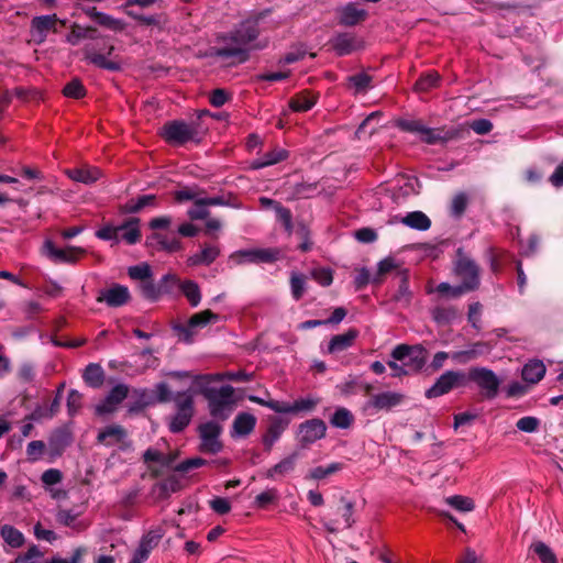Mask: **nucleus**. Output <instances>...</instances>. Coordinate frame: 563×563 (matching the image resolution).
Listing matches in <instances>:
<instances>
[{
  "instance_id": "nucleus-55",
  "label": "nucleus",
  "mask_w": 563,
  "mask_h": 563,
  "mask_svg": "<svg viewBox=\"0 0 563 563\" xmlns=\"http://www.w3.org/2000/svg\"><path fill=\"white\" fill-rule=\"evenodd\" d=\"M290 289L294 299L299 300L306 291V277L302 274H292Z\"/></svg>"
},
{
  "instance_id": "nucleus-14",
  "label": "nucleus",
  "mask_w": 563,
  "mask_h": 563,
  "mask_svg": "<svg viewBox=\"0 0 563 563\" xmlns=\"http://www.w3.org/2000/svg\"><path fill=\"white\" fill-rule=\"evenodd\" d=\"M58 23H60L62 25H65V21L59 20L55 13L34 16L31 20V29H30L32 41L37 45L43 44L46 41L49 32H53V33L58 32V29H57Z\"/></svg>"
},
{
  "instance_id": "nucleus-30",
  "label": "nucleus",
  "mask_w": 563,
  "mask_h": 563,
  "mask_svg": "<svg viewBox=\"0 0 563 563\" xmlns=\"http://www.w3.org/2000/svg\"><path fill=\"white\" fill-rule=\"evenodd\" d=\"M78 517L79 514L71 509H60L56 514V520L58 523L80 532L86 530L89 523L85 520L78 519Z\"/></svg>"
},
{
  "instance_id": "nucleus-44",
  "label": "nucleus",
  "mask_w": 563,
  "mask_h": 563,
  "mask_svg": "<svg viewBox=\"0 0 563 563\" xmlns=\"http://www.w3.org/2000/svg\"><path fill=\"white\" fill-rule=\"evenodd\" d=\"M372 76L362 71L354 74L347 78L349 87L354 89L355 93L366 92L372 88Z\"/></svg>"
},
{
  "instance_id": "nucleus-32",
  "label": "nucleus",
  "mask_w": 563,
  "mask_h": 563,
  "mask_svg": "<svg viewBox=\"0 0 563 563\" xmlns=\"http://www.w3.org/2000/svg\"><path fill=\"white\" fill-rule=\"evenodd\" d=\"M545 365L543 364L542 361H539V360H534V361H530L528 362L522 371H521V376H522V379L529 384H537L539 383L544 374H545Z\"/></svg>"
},
{
  "instance_id": "nucleus-2",
  "label": "nucleus",
  "mask_w": 563,
  "mask_h": 563,
  "mask_svg": "<svg viewBox=\"0 0 563 563\" xmlns=\"http://www.w3.org/2000/svg\"><path fill=\"white\" fill-rule=\"evenodd\" d=\"M220 377L211 375H197L195 383L199 386L200 394L208 401L209 412L213 418L225 420L234 406V388L231 385L216 387L212 379Z\"/></svg>"
},
{
  "instance_id": "nucleus-1",
  "label": "nucleus",
  "mask_w": 563,
  "mask_h": 563,
  "mask_svg": "<svg viewBox=\"0 0 563 563\" xmlns=\"http://www.w3.org/2000/svg\"><path fill=\"white\" fill-rule=\"evenodd\" d=\"M258 34L255 22L244 21L234 30L217 36V42L221 46L214 47L212 55L220 58H236L239 63H244L250 57V44L257 38Z\"/></svg>"
},
{
  "instance_id": "nucleus-40",
  "label": "nucleus",
  "mask_w": 563,
  "mask_h": 563,
  "mask_svg": "<svg viewBox=\"0 0 563 563\" xmlns=\"http://www.w3.org/2000/svg\"><path fill=\"white\" fill-rule=\"evenodd\" d=\"M317 102V98L309 92H300L289 100V107L295 112H306Z\"/></svg>"
},
{
  "instance_id": "nucleus-33",
  "label": "nucleus",
  "mask_w": 563,
  "mask_h": 563,
  "mask_svg": "<svg viewBox=\"0 0 563 563\" xmlns=\"http://www.w3.org/2000/svg\"><path fill=\"white\" fill-rule=\"evenodd\" d=\"M431 317L439 325H448L459 317V310L451 305H439L431 309Z\"/></svg>"
},
{
  "instance_id": "nucleus-19",
  "label": "nucleus",
  "mask_w": 563,
  "mask_h": 563,
  "mask_svg": "<svg viewBox=\"0 0 563 563\" xmlns=\"http://www.w3.org/2000/svg\"><path fill=\"white\" fill-rule=\"evenodd\" d=\"M130 300V291L126 286L114 284L103 289L97 298L99 302H106L109 307H121Z\"/></svg>"
},
{
  "instance_id": "nucleus-46",
  "label": "nucleus",
  "mask_w": 563,
  "mask_h": 563,
  "mask_svg": "<svg viewBox=\"0 0 563 563\" xmlns=\"http://www.w3.org/2000/svg\"><path fill=\"white\" fill-rule=\"evenodd\" d=\"M530 550L540 559L542 563H558L556 555L552 549L542 541H536L530 545Z\"/></svg>"
},
{
  "instance_id": "nucleus-26",
  "label": "nucleus",
  "mask_w": 563,
  "mask_h": 563,
  "mask_svg": "<svg viewBox=\"0 0 563 563\" xmlns=\"http://www.w3.org/2000/svg\"><path fill=\"white\" fill-rule=\"evenodd\" d=\"M220 255V247L216 244H205L202 249L187 258L189 266H209Z\"/></svg>"
},
{
  "instance_id": "nucleus-31",
  "label": "nucleus",
  "mask_w": 563,
  "mask_h": 563,
  "mask_svg": "<svg viewBox=\"0 0 563 563\" xmlns=\"http://www.w3.org/2000/svg\"><path fill=\"white\" fill-rule=\"evenodd\" d=\"M67 175L74 181L90 185L96 183L102 173L97 167H82L67 170Z\"/></svg>"
},
{
  "instance_id": "nucleus-23",
  "label": "nucleus",
  "mask_w": 563,
  "mask_h": 563,
  "mask_svg": "<svg viewBox=\"0 0 563 563\" xmlns=\"http://www.w3.org/2000/svg\"><path fill=\"white\" fill-rule=\"evenodd\" d=\"M289 424V420L282 417H273L269 420L265 434L263 435V444L266 451H271L275 442L278 441L283 432Z\"/></svg>"
},
{
  "instance_id": "nucleus-13",
  "label": "nucleus",
  "mask_w": 563,
  "mask_h": 563,
  "mask_svg": "<svg viewBox=\"0 0 563 563\" xmlns=\"http://www.w3.org/2000/svg\"><path fill=\"white\" fill-rule=\"evenodd\" d=\"M113 51V45H109L98 51L95 44L89 43L84 46L82 54L87 62L101 69L119 71L121 69V64L117 60L108 58V56H110Z\"/></svg>"
},
{
  "instance_id": "nucleus-39",
  "label": "nucleus",
  "mask_w": 563,
  "mask_h": 563,
  "mask_svg": "<svg viewBox=\"0 0 563 563\" xmlns=\"http://www.w3.org/2000/svg\"><path fill=\"white\" fill-rule=\"evenodd\" d=\"M486 344L483 342L474 343L470 349L452 353L451 358L460 364H465L484 353Z\"/></svg>"
},
{
  "instance_id": "nucleus-50",
  "label": "nucleus",
  "mask_w": 563,
  "mask_h": 563,
  "mask_svg": "<svg viewBox=\"0 0 563 563\" xmlns=\"http://www.w3.org/2000/svg\"><path fill=\"white\" fill-rule=\"evenodd\" d=\"M128 275L131 279L140 280V283H142L143 280H147L153 277V272L147 263H141L139 265L130 266Z\"/></svg>"
},
{
  "instance_id": "nucleus-4",
  "label": "nucleus",
  "mask_w": 563,
  "mask_h": 563,
  "mask_svg": "<svg viewBox=\"0 0 563 563\" xmlns=\"http://www.w3.org/2000/svg\"><path fill=\"white\" fill-rule=\"evenodd\" d=\"M175 413L168 418L172 433H180L190 423L195 413L194 396L190 390L177 391L173 397Z\"/></svg>"
},
{
  "instance_id": "nucleus-8",
  "label": "nucleus",
  "mask_w": 563,
  "mask_h": 563,
  "mask_svg": "<svg viewBox=\"0 0 563 563\" xmlns=\"http://www.w3.org/2000/svg\"><path fill=\"white\" fill-rule=\"evenodd\" d=\"M164 139L175 145H183L189 141L199 142L197 125L185 121L175 120L163 128Z\"/></svg>"
},
{
  "instance_id": "nucleus-6",
  "label": "nucleus",
  "mask_w": 563,
  "mask_h": 563,
  "mask_svg": "<svg viewBox=\"0 0 563 563\" xmlns=\"http://www.w3.org/2000/svg\"><path fill=\"white\" fill-rule=\"evenodd\" d=\"M473 382L482 390V395L486 399L497 397L500 386L499 377L494 371L487 367L474 366L466 373V383Z\"/></svg>"
},
{
  "instance_id": "nucleus-54",
  "label": "nucleus",
  "mask_w": 563,
  "mask_h": 563,
  "mask_svg": "<svg viewBox=\"0 0 563 563\" xmlns=\"http://www.w3.org/2000/svg\"><path fill=\"white\" fill-rule=\"evenodd\" d=\"M394 300L402 306H409L411 301V291L409 290L408 279L404 276L400 280L399 287L394 295Z\"/></svg>"
},
{
  "instance_id": "nucleus-3",
  "label": "nucleus",
  "mask_w": 563,
  "mask_h": 563,
  "mask_svg": "<svg viewBox=\"0 0 563 563\" xmlns=\"http://www.w3.org/2000/svg\"><path fill=\"white\" fill-rule=\"evenodd\" d=\"M141 220L135 217L125 219L121 224L113 225L107 223L99 228L95 235L102 241H109L113 245L121 242L126 245H134L141 241L142 234L140 229Z\"/></svg>"
},
{
  "instance_id": "nucleus-64",
  "label": "nucleus",
  "mask_w": 563,
  "mask_h": 563,
  "mask_svg": "<svg viewBox=\"0 0 563 563\" xmlns=\"http://www.w3.org/2000/svg\"><path fill=\"white\" fill-rule=\"evenodd\" d=\"M313 279L321 286H330L333 282L332 271L330 268H316L312 271Z\"/></svg>"
},
{
  "instance_id": "nucleus-53",
  "label": "nucleus",
  "mask_w": 563,
  "mask_h": 563,
  "mask_svg": "<svg viewBox=\"0 0 563 563\" xmlns=\"http://www.w3.org/2000/svg\"><path fill=\"white\" fill-rule=\"evenodd\" d=\"M97 24L113 32H121L125 29L124 21L117 19L104 12L101 13Z\"/></svg>"
},
{
  "instance_id": "nucleus-35",
  "label": "nucleus",
  "mask_w": 563,
  "mask_h": 563,
  "mask_svg": "<svg viewBox=\"0 0 563 563\" xmlns=\"http://www.w3.org/2000/svg\"><path fill=\"white\" fill-rule=\"evenodd\" d=\"M297 457V453H292L289 456L283 459L266 472V477L275 479L278 476H284L290 473L295 468Z\"/></svg>"
},
{
  "instance_id": "nucleus-5",
  "label": "nucleus",
  "mask_w": 563,
  "mask_h": 563,
  "mask_svg": "<svg viewBox=\"0 0 563 563\" xmlns=\"http://www.w3.org/2000/svg\"><path fill=\"white\" fill-rule=\"evenodd\" d=\"M454 275L461 280V285L466 291H473L478 288L479 279V267L467 256L462 249L456 251V260L453 268Z\"/></svg>"
},
{
  "instance_id": "nucleus-49",
  "label": "nucleus",
  "mask_w": 563,
  "mask_h": 563,
  "mask_svg": "<svg viewBox=\"0 0 563 563\" xmlns=\"http://www.w3.org/2000/svg\"><path fill=\"white\" fill-rule=\"evenodd\" d=\"M208 207L209 205L207 203L206 198H198L194 202V206L188 209L187 214L191 220L207 219L210 214Z\"/></svg>"
},
{
  "instance_id": "nucleus-58",
  "label": "nucleus",
  "mask_w": 563,
  "mask_h": 563,
  "mask_svg": "<svg viewBox=\"0 0 563 563\" xmlns=\"http://www.w3.org/2000/svg\"><path fill=\"white\" fill-rule=\"evenodd\" d=\"M162 295L170 294L179 285V278L172 273L165 274L157 283Z\"/></svg>"
},
{
  "instance_id": "nucleus-11",
  "label": "nucleus",
  "mask_w": 563,
  "mask_h": 563,
  "mask_svg": "<svg viewBox=\"0 0 563 563\" xmlns=\"http://www.w3.org/2000/svg\"><path fill=\"white\" fill-rule=\"evenodd\" d=\"M200 439L199 450L202 453L217 454L222 451L223 444L220 441L222 427L216 421H207L198 427Z\"/></svg>"
},
{
  "instance_id": "nucleus-48",
  "label": "nucleus",
  "mask_w": 563,
  "mask_h": 563,
  "mask_svg": "<svg viewBox=\"0 0 563 563\" xmlns=\"http://www.w3.org/2000/svg\"><path fill=\"white\" fill-rule=\"evenodd\" d=\"M343 466L344 465L339 462L331 463L327 466L320 465L311 468L308 476L312 479L320 481L341 471Z\"/></svg>"
},
{
  "instance_id": "nucleus-42",
  "label": "nucleus",
  "mask_w": 563,
  "mask_h": 563,
  "mask_svg": "<svg viewBox=\"0 0 563 563\" xmlns=\"http://www.w3.org/2000/svg\"><path fill=\"white\" fill-rule=\"evenodd\" d=\"M353 423V413L344 407L338 408L330 418V424L339 429H349Z\"/></svg>"
},
{
  "instance_id": "nucleus-38",
  "label": "nucleus",
  "mask_w": 563,
  "mask_h": 563,
  "mask_svg": "<svg viewBox=\"0 0 563 563\" xmlns=\"http://www.w3.org/2000/svg\"><path fill=\"white\" fill-rule=\"evenodd\" d=\"M401 222L407 227L419 231H426L431 227V220L422 211H412L407 213L406 217L402 218Z\"/></svg>"
},
{
  "instance_id": "nucleus-61",
  "label": "nucleus",
  "mask_w": 563,
  "mask_h": 563,
  "mask_svg": "<svg viewBox=\"0 0 563 563\" xmlns=\"http://www.w3.org/2000/svg\"><path fill=\"white\" fill-rule=\"evenodd\" d=\"M539 426H540V420L532 416L522 417L516 423V427L518 428V430H520L522 432H528V433L536 432L538 430Z\"/></svg>"
},
{
  "instance_id": "nucleus-47",
  "label": "nucleus",
  "mask_w": 563,
  "mask_h": 563,
  "mask_svg": "<svg viewBox=\"0 0 563 563\" xmlns=\"http://www.w3.org/2000/svg\"><path fill=\"white\" fill-rule=\"evenodd\" d=\"M139 289L142 297L150 301H157L163 296L157 283H154L152 277L140 283Z\"/></svg>"
},
{
  "instance_id": "nucleus-21",
  "label": "nucleus",
  "mask_w": 563,
  "mask_h": 563,
  "mask_svg": "<svg viewBox=\"0 0 563 563\" xmlns=\"http://www.w3.org/2000/svg\"><path fill=\"white\" fill-rule=\"evenodd\" d=\"M331 45L339 56H345L356 49H360L363 46V43L354 34L345 32L336 34L331 40Z\"/></svg>"
},
{
  "instance_id": "nucleus-57",
  "label": "nucleus",
  "mask_w": 563,
  "mask_h": 563,
  "mask_svg": "<svg viewBox=\"0 0 563 563\" xmlns=\"http://www.w3.org/2000/svg\"><path fill=\"white\" fill-rule=\"evenodd\" d=\"M82 404V395L76 390L70 389L67 396V410L69 416H75L78 413Z\"/></svg>"
},
{
  "instance_id": "nucleus-16",
  "label": "nucleus",
  "mask_w": 563,
  "mask_h": 563,
  "mask_svg": "<svg viewBox=\"0 0 563 563\" xmlns=\"http://www.w3.org/2000/svg\"><path fill=\"white\" fill-rule=\"evenodd\" d=\"M43 251L44 254L54 263L66 264L77 263L79 257L86 253L85 249L78 246H67L66 249L56 247L49 240L45 241Z\"/></svg>"
},
{
  "instance_id": "nucleus-20",
  "label": "nucleus",
  "mask_w": 563,
  "mask_h": 563,
  "mask_svg": "<svg viewBox=\"0 0 563 563\" xmlns=\"http://www.w3.org/2000/svg\"><path fill=\"white\" fill-rule=\"evenodd\" d=\"M405 399V395L397 391H384L373 395L366 402V408H374L375 410H390L399 406Z\"/></svg>"
},
{
  "instance_id": "nucleus-12",
  "label": "nucleus",
  "mask_w": 563,
  "mask_h": 563,
  "mask_svg": "<svg viewBox=\"0 0 563 563\" xmlns=\"http://www.w3.org/2000/svg\"><path fill=\"white\" fill-rule=\"evenodd\" d=\"M395 361H408L405 363L407 369L419 372L426 364V349L421 345L399 344L391 351Z\"/></svg>"
},
{
  "instance_id": "nucleus-51",
  "label": "nucleus",
  "mask_w": 563,
  "mask_h": 563,
  "mask_svg": "<svg viewBox=\"0 0 563 563\" xmlns=\"http://www.w3.org/2000/svg\"><path fill=\"white\" fill-rule=\"evenodd\" d=\"M445 503L454 509L463 512H468L474 509V501L461 495L450 496L445 499Z\"/></svg>"
},
{
  "instance_id": "nucleus-25",
  "label": "nucleus",
  "mask_w": 563,
  "mask_h": 563,
  "mask_svg": "<svg viewBox=\"0 0 563 563\" xmlns=\"http://www.w3.org/2000/svg\"><path fill=\"white\" fill-rule=\"evenodd\" d=\"M319 402L320 399L312 396L298 398L292 402L282 401L280 413H308L313 411Z\"/></svg>"
},
{
  "instance_id": "nucleus-56",
  "label": "nucleus",
  "mask_w": 563,
  "mask_h": 563,
  "mask_svg": "<svg viewBox=\"0 0 563 563\" xmlns=\"http://www.w3.org/2000/svg\"><path fill=\"white\" fill-rule=\"evenodd\" d=\"M63 92L68 98L80 99L85 97L86 89L79 79H73L64 87Z\"/></svg>"
},
{
  "instance_id": "nucleus-18",
  "label": "nucleus",
  "mask_w": 563,
  "mask_h": 563,
  "mask_svg": "<svg viewBox=\"0 0 563 563\" xmlns=\"http://www.w3.org/2000/svg\"><path fill=\"white\" fill-rule=\"evenodd\" d=\"M461 136V129L459 128H428L426 126L420 140L429 145L445 144L449 141L459 139Z\"/></svg>"
},
{
  "instance_id": "nucleus-52",
  "label": "nucleus",
  "mask_w": 563,
  "mask_h": 563,
  "mask_svg": "<svg viewBox=\"0 0 563 563\" xmlns=\"http://www.w3.org/2000/svg\"><path fill=\"white\" fill-rule=\"evenodd\" d=\"M440 76L435 71H430L422 75L416 82L415 88L418 91H428L437 87Z\"/></svg>"
},
{
  "instance_id": "nucleus-7",
  "label": "nucleus",
  "mask_w": 563,
  "mask_h": 563,
  "mask_svg": "<svg viewBox=\"0 0 563 563\" xmlns=\"http://www.w3.org/2000/svg\"><path fill=\"white\" fill-rule=\"evenodd\" d=\"M219 314L207 309L192 314L186 324L177 323L173 327L174 331L185 343H192L198 329L206 328L208 324L217 323Z\"/></svg>"
},
{
  "instance_id": "nucleus-63",
  "label": "nucleus",
  "mask_w": 563,
  "mask_h": 563,
  "mask_svg": "<svg viewBox=\"0 0 563 563\" xmlns=\"http://www.w3.org/2000/svg\"><path fill=\"white\" fill-rule=\"evenodd\" d=\"M43 552L37 545H32L23 554H19L13 563H35L36 559L42 558Z\"/></svg>"
},
{
  "instance_id": "nucleus-37",
  "label": "nucleus",
  "mask_w": 563,
  "mask_h": 563,
  "mask_svg": "<svg viewBox=\"0 0 563 563\" xmlns=\"http://www.w3.org/2000/svg\"><path fill=\"white\" fill-rule=\"evenodd\" d=\"M179 489V481L174 476H169L153 486V494H155L159 499H166L172 493H176Z\"/></svg>"
},
{
  "instance_id": "nucleus-17",
  "label": "nucleus",
  "mask_w": 563,
  "mask_h": 563,
  "mask_svg": "<svg viewBox=\"0 0 563 563\" xmlns=\"http://www.w3.org/2000/svg\"><path fill=\"white\" fill-rule=\"evenodd\" d=\"M163 536V530L159 528L146 532L142 537L139 547L134 551L132 559L129 561V563H144L148 559L152 550L158 545Z\"/></svg>"
},
{
  "instance_id": "nucleus-34",
  "label": "nucleus",
  "mask_w": 563,
  "mask_h": 563,
  "mask_svg": "<svg viewBox=\"0 0 563 563\" xmlns=\"http://www.w3.org/2000/svg\"><path fill=\"white\" fill-rule=\"evenodd\" d=\"M150 240L157 244V250L159 251L176 253L183 250L181 242L175 236L155 232L150 236Z\"/></svg>"
},
{
  "instance_id": "nucleus-41",
  "label": "nucleus",
  "mask_w": 563,
  "mask_h": 563,
  "mask_svg": "<svg viewBox=\"0 0 563 563\" xmlns=\"http://www.w3.org/2000/svg\"><path fill=\"white\" fill-rule=\"evenodd\" d=\"M0 534L4 542L13 549L21 548L24 543L23 533L10 525H3L0 529Z\"/></svg>"
},
{
  "instance_id": "nucleus-60",
  "label": "nucleus",
  "mask_w": 563,
  "mask_h": 563,
  "mask_svg": "<svg viewBox=\"0 0 563 563\" xmlns=\"http://www.w3.org/2000/svg\"><path fill=\"white\" fill-rule=\"evenodd\" d=\"M435 291L443 296H451L453 298H457L463 294L467 292L466 289L460 284L457 286H451L449 283H440Z\"/></svg>"
},
{
  "instance_id": "nucleus-28",
  "label": "nucleus",
  "mask_w": 563,
  "mask_h": 563,
  "mask_svg": "<svg viewBox=\"0 0 563 563\" xmlns=\"http://www.w3.org/2000/svg\"><path fill=\"white\" fill-rule=\"evenodd\" d=\"M366 18V10L357 8L355 3H347L340 10L339 23L344 26H354Z\"/></svg>"
},
{
  "instance_id": "nucleus-10",
  "label": "nucleus",
  "mask_w": 563,
  "mask_h": 563,
  "mask_svg": "<svg viewBox=\"0 0 563 563\" xmlns=\"http://www.w3.org/2000/svg\"><path fill=\"white\" fill-rule=\"evenodd\" d=\"M280 257L278 249H245L233 252L229 260L235 265L274 263Z\"/></svg>"
},
{
  "instance_id": "nucleus-36",
  "label": "nucleus",
  "mask_w": 563,
  "mask_h": 563,
  "mask_svg": "<svg viewBox=\"0 0 563 563\" xmlns=\"http://www.w3.org/2000/svg\"><path fill=\"white\" fill-rule=\"evenodd\" d=\"M82 378L88 386L99 388L103 384L104 372L99 364L90 363L86 366Z\"/></svg>"
},
{
  "instance_id": "nucleus-29",
  "label": "nucleus",
  "mask_w": 563,
  "mask_h": 563,
  "mask_svg": "<svg viewBox=\"0 0 563 563\" xmlns=\"http://www.w3.org/2000/svg\"><path fill=\"white\" fill-rule=\"evenodd\" d=\"M357 336L358 331L356 329H349L344 333L336 334L330 340L327 352L330 354L343 352L353 345Z\"/></svg>"
},
{
  "instance_id": "nucleus-15",
  "label": "nucleus",
  "mask_w": 563,
  "mask_h": 563,
  "mask_svg": "<svg viewBox=\"0 0 563 563\" xmlns=\"http://www.w3.org/2000/svg\"><path fill=\"white\" fill-rule=\"evenodd\" d=\"M325 434L327 424L319 418L306 420L298 426V441L303 448L323 439Z\"/></svg>"
},
{
  "instance_id": "nucleus-59",
  "label": "nucleus",
  "mask_w": 563,
  "mask_h": 563,
  "mask_svg": "<svg viewBox=\"0 0 563 563\" xmlns=\"http://www.w3.org/2000/svg\"><path fill=\"white\" fill-rule=\"evenodd\" d=\"M396 125L404 132L422 134L426 125L420 120H398Z\"/></svg>"
},
{
  "instance_id": "nucleus-62",
  "label": "nucleus",
  "mask_w": 563,
  "mask_h": 563,
  "mask_svg": "<svg viewBox=\"0 0 563 563\" xmlns=\"http://www.w3.org/2000/svg\"><path fill=\"white\" fill-rule=\"evenodd\" d=\"M468 198L466 194L460 192L454 196L451 205V213L455 217H461L466 210Z\"/></svg>"
},
{
  "instance_id": "nucleus-24",
  "label": "nucleus",
  "mask_w": 563,
  "mask_h": 563,
  "mask_svg": "<svg viewBox=\"0 0 563 563\" xmlns=\"http://www.w3.org/2000/svg\"><path fill=\"white\" fill-rule=\"evenodd\" d=\"M157 206V196L153 194L142 195L131 198L124 205L120 206L119 211L122 214H135L145 208H154Z\"/></svg>"
},
{
  "instance_id": "nucleus-9",
  "label": "nucleus",
  "mask_w": 563,
  "mask_h": 563,
  "mask_svg": "<svg viewBox=\"0 0 563 563\" xmlns=\"http://www.w3.org/2000/svg\"><path fill=\"white\" fill-rule=\"evenodd\" d=\"M466 386V373L463 371H445L434 384L428 388L424 396L429 399L449 394L451 390Z\"/></svg>"
},
{
  "instance_id": "nucleus-27",
  "label": "nucleus",
  "mask_w": 563,
  "mask_h": 563,
  "mask_svg": "<svg viewBox=\"0 0 563 563\" xmlns=\"http://www.w3.org/2000/svg\"><path fill=\"white\" fill-rule=\"evenodd\" d=\"M126 437V430L122 426L110 424L98 433L97 441L106 446H113L123 443Z\"/></svg>"
},
{
  "instance_id": "nucleus-43",
  "label": "nucleus",
  "mask_w": 563,
  "mask_h": 563,
  "mask_svg": "<svg viewBox=\"0 0 563 563\" xmlns=\"http://www.w3.org/2000/svg\"><path fill=\"white\" fill-rule=\"evenodd\" d=\"M287 151L285 150H274L266 154H264L262 157L257 158L253 162V167L255 169H260L266 166H271L274 164H277L284 159L287 158Z\"/></svg>"
},
{
  "instance_id": "nucleus-22",
  "label": "nucleus",
  "mask_w": 563,
  "mask_h": 563,
  "mask_svg": "<svg viewBox=\"0 0 563 563\" xmlns=\"http://www.w3.org/2000/svg\"><path fill=\"white\" fill-rule=\"evenodd\" d=\"M256 417L250 412H240L235 416L230 435L232 438H245L251 434L256 426Z\"/></svg>"
},
{
  "instance_id": "nucleus-45",
  "label": "nucleus",
  "mask_w": 563,
  "mask_h": 563,
  "mask_svg": "<svg viewBox=\"0 0 563 563\" xmlns=\"http://www.w3.org/2000/svg\"><path fill=\"white\" fill-rule=\"evenodd\" d=\"M179 287L191 307H197L200 303L201 292L196 282L185 280L179 285Z\"/></svg>"
}]
</instances>
